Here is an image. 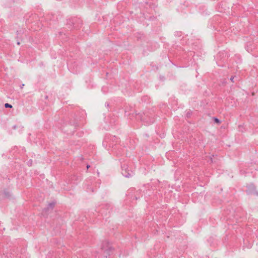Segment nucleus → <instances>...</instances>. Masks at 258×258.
<instances>
[{
	"instance_id": "obj_1",
	"label": "nucleus",
	"mask_w": 258,
	"mask_h": 258,
	"mask_svg": "<svg viewBox=\"0 0 258 258\" xmlns=\"http://www.w3.org/2000/svg\"><path fill=\"white\" fill-rule=\"evenodd\" d=\"M5 106L6 108H12V106L9 103H6Z\"/></svg>"
},
{
	"instance_id": "obj_4",
	"label": "nucleus",
	"mask_w": 258,
	"mask_h": 258,
	"mask_svg": "<svg viewBox=\"0 0 258 258\" xmlns=\"http://www.w3.org/2000/svg\"><path fill=\"white\" fill-rule=\"evenodd\" d=\"M250 186H251L252 187L254 188V186H253V184L250 185Z\"/></svg>"
},
{
	"instance_id": "obj_2",
	"label": "nucleus",
	"mask_w": 258,
	"mask_h": 258,
	"mask_svg": "<svg viewBox=\"0 0 258 258\" xmlns=\"http://www.w3.org/2000/svg\"><path fill=\"white\" fill-rule=\"evenodd\" d=\"M215 122H218V123L220 122L219 120L217 118H215Z\"/></svg>"
},
{
	"instance_id": "obj_3",
	"label": "nucleus",
	"mask_w": 258,
	"mask_h": 258,
	"mask_svg": "<svg viewBox=\"0 0 258 258\" xmlns=\"http://www.w3.org/2000/svg\"><path fill=\"white\" fill-rule=\"evenodd\" d=\"M234 78V77H231L230 78V80H231L232 82H234V81H233Z\"/></svg>"
}]
</instances>
